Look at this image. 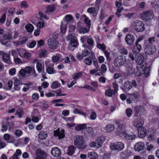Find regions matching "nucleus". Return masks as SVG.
Returning a JSON list of instances; mask_svg holds the SVG:
<instances>
[{"mask_svg":"<svg viewBox=\"0 0 159 159\" xmlns=\"http://www.w3.org/2000/svg\"><path fill=\"white\" fill-rule=\"evenodd\" d=\"M155 40H145V52L147 54L151 55L154 54L156 51L155 46L153 45Z\"/></svg>","mask_w":159,"mask_h":159,"instance_id":"nucleus-1","label":"nucleus"},{"mask_svg":"<svg viewBox=\"0 0 159 159\" xmlns=\"http://www.w3.org/2000/svg\"><path fill=\"white\" fill-rule=\"evenodd\" d=\"M131 27L138 32H142L144 30L145 28L143 23L140 20H135L131 24Z\"/></svg>","mask_w":159,"mask_h":159,"instance_id":"nucleus-2","label":"nucleus"},{"mask_svg":"<svg viewBox=\"0 0 159 159\" xmlns=\"http://www.w3.org/2000/svg\"><path fill=\"white\" fill-rule=\"evenodd\" d=\"M74 145L78 148L84 149L86 147L84 138L82 136L77 135L74 138Z\"/></svg>","mask_w":159,"mask_h":159,"instance_id":"nucleus-3","label":"nucleus"},{"mask_svg":"<svg viewBox=\"0 0 159 159\" xmlns=\"http://www.w3.org/2000/svg\"><path fill=\"white\" fill-rule=\"evenodd\" d=\"M125 63V66L126 73L128 75L135 74V69L133 67V61L129 60Z\"/></svg>","mask_w":159,"mask_h":159,"instance_id":"nucleus-4","label":"nucleus"},{"mask_svg":"<svg viewBox=\"0 0 159 159\" xmlns=\"http://www.w3.org/2000/svg\"><path fill=\"white\" fill-rule=\"evenodd\" d=\"M140 17L143 20L148 21L153 19L154 15L151 11H143L140 14Z\"/></svg>","mask_w":159,"mask_h":159,"instance_id":"nucleus-5","label":"nucleus"},{"mask_svg":"<svg viewBox=\"0 0 159 159\" xmlns=\"http://www.w3.org/2000/svg\"><path fill=\"white\" fill-rule=\"evenodd\" d=\"M124 146L123 143L121 142H119L116 143H111L110 148L112 150L120 151L124 148Z\"/></svg>","mask_w":159,"mask_h":159,"instance_id":"nucleus-6","label":"nucleus"},{"mask_svg":"<svg viewBox=\"0 0 159 159\" xmlns=\"http://www.w3.org/2000/svg\"><path fill=\"white\" fill-rule=\"evenodd\" d=\"M126 59L123 58V56L120 55L118 56L114 61L115 66L117 67H120L126 62Z\"/></svg>","mask_w":159,"mask_h":159,"instance_id":"nucleus-7","label":"nucleus"},{"mask_svg":"<svg viewBox=\"0 0 159 159\" xmlns=\"http://www.w3.org/2000/svg\"><path fill=\"white\" fill-rule=\"evenodd\" d=\"M36 156L35 159H46L47 157V154L43 151L37 149L35 153Z\"/></svg>","mask_w":159,"mask_h":159,"instance_id":"nucleus-8","label":"nucleus"},{"mask_svg":"<svg viewBox=\"0 0 159 159\" xmlns=\"http://www.w3.org/2000/svg\"><path fill=\"white\" fill-rule=\"evenodd\" d=\"M132 87L131 82L129 80H126L125 82L121 89L123 91L126 92L130 90Z\"/></svg>","mask_w":159,"mask_h":159,"instance_id":"nucleus-9","label":"nucleus"},{"mask_svg":"<svg viewBox=\"0 0 159 159\" xmlns=\"http://www.w3.org/2000/svg\"><path fill=\"white\" fill-rule=\"evenodd\" d=\"M54 135L56 137H57L59 139H61L63 138L65 136L64 134V129H61L60 131L59 129L54 131Z\"/></svg>","mask_w":159,"mask_h":159,"instance_id":"nucleus-10","label":"nucleus"},{"mask_svg":"<svg viewBox=\"0 0 159 159\" xmlns=\"http://www.w3.org/2000/svg\"><path fill=\"white\" fill-rule=\"evenodd\" d=\"M125 133V127L124 125H119L117 128L116 133L118 135H123Z\"/></svg>","mask_w":159,"mask_h":159,"instance_id":"nucleus-11","label":"nucleus"},{"mask_svg":"<svg viewBox=\"0 0 159 159\" xmlns=\"http://www.w3.org/2000/svg\"><path fill=\"white\" fill-rule=\"evenodd\" d=\"M51 153L53 156L56 157H59L61 155V150L58 147H54L52 148Z\"/></svg>","mask_w":159,"mask_h":159,"instance_id":"nucleus-12","label":"nucleus"},{"mask_svg":"<svg viewBox=\"0 0 159 159\" xmlns=\"http://www.w3.org/2000/svg\"><path fill=\"white\" fill-rule=\"evenodd\" d=\"M143 122V118H138L134 120L133 124L135 127L139 128L142 127Z\"/></svg>","mask_w":159,"mask_h":159,"instance_id":"nucleus-13","label":"nucleus"},{"mask_svg":"<svg viewBox=\"0 0 159 159\" xmlns=\"http://www.w3.org/2000/svg\"><path fill=\"white\" fill-rule=\"evenodd\" d=\"M141 40H137L136 42V46L134 48L132 52L135 55L139 53L141 50L142 47L140 44L139 43Z\"/></svg>","mask_w":159,"mask_h":159,"instance_id":"nucleus-14","label":"nucleus"},{"mask_svg":"<svg viewBox=\"0 0 159 159\" xmlns=\"http://www.w3.org/2000/svg\"><path fill=\"white\" fill-rule=\"evenodd\" d=\"M147 134V130L143 127H141L138 129V135L140 138L144 137Z\"/></svg>","mask_w":159,"mask_h":159,"instance_id":"nucleus-15","label":"nucleus"},{"mask_svg":"<svg viewBox=\"0 0 159 159\" xmlns=\"http://www.w3.org/2000/svg\"><path fill=\"white\" fill-rule=\"evenodd\" d=\"M145 146L144 143L142 142H139L135 144L134 147L135 151L138 152H139L143 150Z\"/></svg>","mask_w":159,"mask_h":159,"instance_id":"nucleus-16","label":"nucleus"},{"mask_svg":"<svg viewBox=\"0 0 159 159\" xmlns=\"http://www.w3.org/2000/svg\"><path fill=\"white\" fill-rule=\"evenodd\" d=\"M99 8L95 7H91L88 9L87 11L90 14H92L94 16H96L98 11Z\"/></svg>","mask_w":159,"mask_h":159,"instance_id":"nucleus-17","label":"nucleus"},{"mask_svg":"<svg viewBox=\"0 0 159 159\" xmlns=\"http://www.w3.org/2000/svg\"><path fill=\"white\" fill-rule=\"evenodd\" d=\"M58 42L57 40H48V44L49 48L52 49H56L58 47Z\"/></svg>","mask_w":159,"mask_h":159,"instance_id":"nucleus-18","label":"nucleus"},{"mask_svg":"<svg viewBox=\"0 0 159 159\" xmlns=\"http://www.w3.org/2000/svg\"><path fill=\"white\" fill-rule=\"evenodd\" d=\"M150 133L151 134L148 135V139L149 141H152L156 138V130L153 129L150 131Z\"/></svg>","mask_w":159,"mask_h":159,"instance_id":"nucleus-19","label":"nucleus"},{"mask_svg":"<svg viewBox=\"0 0 159 159\" xmlns=\"http://www.w3.org/2000/svg\"><path fill=\"white\" fill-rule=\"evenodd\" d=\"M25 70L26 73L29 74L32 72L34 77H36L37 75V74L36 73L34 68H32L30 66H28L25 67Z\"/></svg>","mask_w":159,"mask_h":159,"instance_id":"nucleus-20","label":"nucleus"},{"mask_svg":"<svg viewBox=\"0 0 159 159\" xmlns=\"http://www.w3.org/2000/svg\"><path fill=\"white\" fill-rule=\"evenodd\" d=\"M75 149V148L73 146H70L67 148L66 153L69 155L71 156L74 153Z\"/></svg>","mask_w":159,"mask_h":159,"instance_id":"nucleus-21","label":"nucleus"},{"mask_svg":"<svg viewBox=\"0 0 159 159\" xmlns=\"http://www.w3.org/2000/svg\"><path fill=\"white\" fill-rule=\"evenodd\" d=\"M123 136L125 138L129 140L134 139L136 137V135L133 133L131 134H128L126 132L124 134Z\"/></svg>","mask_w":159,"mask_h":159,"instance_id":"nucleus-22","label":"nucleus"},{"mask_svg":"<svg viewBox=\"0 0 159 159\" xmlns=\"http://www.w3.org/2000/svg\"><path fill=\"white\" fill-rule=\"evenodd\" d=\"M2 58L3 61L7 63L10 64L11 62L10 55L8 54L4 53L3 55Z\"/></svg>","mask_w":159,"mask_h":159,"instance_id":"nucleus-23","label":"nucleus"},{"mask_svg":"<svg viewBox=\"0 0 159 159\" xmlns=\"http://www.w3.org/2000/svg\"><path fill=\"white\" fill-rule=\"evenodd\" d=\"M25 29L28 32L31 33L34 30V27L33 25L30 23H28L25 26Z\"/></svg>","mask_w":159,"mask_h":159,"instance_id":"nucleus-24","label":"nucleus"},{"mask_svg":"<svg viewBox=\"0 0 159 159\" xmlns=\"http://www.w3.org/2000/svg\"><path fill=\"white\" fill-rule=\"evenodd\" d=\"M129 98H130L132 101L134 102L137 101V99L140 97V95L137 93L130 94H129Z\"/></svg>","mask_w":159,"mask_h":159,"instance_id":"nucleus-25","label":"nucleus"},{"mask_svg":"<svg viewBox=\"0 0 159 159\" xmlns=\"http://www.w3.org/2000/svg\"><path fill=\"white\" fill-rule=\"evenodd\" d=\"M67 22L65 21H62L61 25V30L62 33H64L66 30Z\"/></svg>","mask_w":159,"mask_h":159,"instance_id":"nucleus-26","label":"nucleus"},{"mask_svg":"<svg viewBox=\"0 0 159 159\" xmlns=\"http://www.w3.org/2000/svg\"><path fill=\"white\" fill-rule=\"evenodd\" d=\"M47 136L48 134L46 132L44 131H41L39 133L38 137L40 139L42 140L45 139Z\"/></svg>","mask_w":159,"mask_h":159,"instance_id":"nucleus-27","label":"nucleus"},{"mask_svg":"<svg viewBox=\"0 0 159 159\" xmlns=\"http://www.w3.org/2000/svg\"><path fill=\"white\" fill-rule=\"evenodd\" d=\"M144 59V58L142 55L138 56L136 61L138 65H141L143 63Z\"/></svg>","mask_w":159,"mask_h":159,"instance_id":"nucleus-28","label":"nucleus"},{"mask_svg":"<svg viewBox=\"0 0 159 159\" xmlns=\"http://www.w3.org/2000/svg\"><path fill=\"white\" fill-rule=\"evenodd\" d=\"M88 156L90 159H98L97 155L94 152H89L88 154Z\"/></svg>","mask_w":159,"mask_h":159,"instance_id":"nucleus-29","label":"nucleus"},{"mask_svg":"<svg viewBox=\"0 0 159 159\" xmlns=\"http://www.w3.org/2000/svg\"><path fill=\"white\" fill-rule=\"evenodd\" d=\"M115 128V126L113 124H108L106 125L105 127V130L108 132H110L113 131Z\"/></svg>","mask_w":159,"mask_h":159,"instance_id":"nucleus-30","label":"nucleus"},{"mask_svg":"<svg viewBox=\"0 0 159 159\" xmlns=\"http://www.w3.org/2000/svg\"><path fill=\"white\" fill-rule=\"evenodd\" d=\"M36 69L39 73H40L44 70V68L40 62H38L36 64Z\"/></svg>","mask_w":159,"mask_h":159,"instance_id":"nucleus-31","label":"nucleus"},{"mask_svg":"<svg viewBox=\"0 0 159 159\" xmlns=\"http://www.w3.org/2000/svg\"><path fill=\"white\" fill-rule=\"evenodd\" d=\"M142 107L137 106L135 108V113L134 115L135 116H139L140 113L142 111Z\"/></svg>","mask_w":159,"mask_h":159,"instance_id":"nucleus-32","label":"nucleus"},{"mask_svg":"<svg viewBox=\"0 0 159 159\" xmlns=\"http://www.w3.org/2000/svg\"><path fill=\"white\" fill-rule=\"evenodd\" d=\"M47 51L44 49H42L39 51V56L40 57H45L47 54Z\"/></svg>","mask_w":159,"mask_h":159,"instance_id":"nucleus-33","label":"nucleus"},{"mask_svg":"<svg viewBox=\"0 0 159 159\" xmlns=\"http://www.w3.org/2000/svg\"><path fill=\"white\" fill-rule=\"evenodd\" d=\"M82 75V73L81 72L75 73L72 75V78L74 80H77L80 78Z\"/></svg>","mask_w":159,"mask_h":159,"instance_id":"nucleus-34","label":"nucleus"},{"mask_svg":"<svg viewBox=\"0 0 159 159\" xmlns=\"http://www.w3.org/2000/svg\"><path fill=\"white\" fill-rule=\"evenodd\" d=\"M86 128V125L85 124L79 125L75 127V129L76 130L80 131L83 130Z\"/></svg>","mask_w":159,"mask_h":159,"instance_id":"nucleus-35","label":"nucleus"},{"mask_svg":"<svg viewBox=\"0 0 159 159\" xmlns=\"http://www.w3.org/2000/svg\"><path fill=\"white\" fill-rule=\"evenodd\" d=\"M27 40H16L13 42L14 45L15 46L22 45L25 43Z\"/></svg>","mask_w":159,"mask_h":159,"instance_id":"nucleus-36","label":"nucleus"},{"mask_svg":"<svg viewBox=\"0 0 159 159\" xmlns=\"http://www.w3.org/2000/svg\"><path fill=\"white\" fill-rule=\"evenodd\" d=\"M113 92V90L111 89L110 87H109V89L106 91L105 94L107 96L111 97L112 96V92Z\"/></svg>","mask_w":159,"mask_h":159,"instance_id":"nucleus-37","label":"nucleus"},{"mask_svg":"<svg viewBox=\"0 0 159 159\" xmlns=\"http://www.w3.org/2000/svg\"><path fill=\"white\" fill-rule=\"evenodd\" d=\"M77 38L76 34L74 33H69L67 37V40H76Z\"/></svg>","mask_w":159,"mask_h":159,"instance_id":"nucleus-38","label":"nucleus"},{"mask_svg":"<svg viewBox=\"0 0 159 159\" xmlns=\"http://www.w3.org/2000/svg\"><path fill=\"white\" fill-rule=\"evenodd\" d=\"M105 140V138L104 137H101L98 138L96 140V142H97L98 144H99L101 147V144Z\"/></svg>","mask_w":159,"mask_h":159,"instance_id":"nucleus-39","label":"nucleus"},{"mask_svg":"<svg viewBox=\"0 0 159 159\" xmlns=\"http://www.w3.org/2000/svg\"><path fill=\"white\" fill-rule=\"evenodd\" d=\"M6 13L3 14L1 17H0V23L1 24H3L6 20Z\"/></svg>","mask_w":159,"mask_h":159,"instance_id":"nucleus-40","label":"nucleus"},{"mask_svg":"<svg viewBox=\"0 0 159 159\" xmlns=\"http://www.w3.org/2000/svg\"><path fill=\"white\" fill-rule=\"evenodd\" d=\"M55 6L54 5H48L47 7L46 11L47 12H51L54 9Z\"/></svg>","mask_w":159,"mask_h":159,"instance_id":"nucleus-41","label":"nucleus"},{"mask_svg":"<svg viewBox=\"0 0 159 159\" xmlns=\"http://www.w3.org/2000/svg\"><path fill=\"white\" fill-rule=\"evenodd\" d=\"M61 86L60 84L57 81L53 82L52 84L51 88L52 89H56L59 87Z\"/></svg>","mask_w":159,"mask_h":159,"instance_id":"nucleus-42","label":"nucleus"},{"mask_svg":"<svg viewBox=\"0 0 159 159\" xmlns=\"http://www.w3.org/2000/svg\"><path fill=\"white\" fill-rule=\"evenodd\" d=\"M90 146L91 147H93L96 148H98L101 147V146L99 144H98L97 143L94 142H92L90 143Z\"/></svg>","mask_w":159,"mask_h":159,"instance_id":"nucleus-43","label":"nucleus"},{"mask_svg":"<svg viewBox=\"0 0 159 159\" xmlns=\"http://www.w3.org/2000/svg\"><path fill=\"white\" fill-rule=\"evenodd\" d=\"M84 61L87 65H90L92 64V57H89L86 58L84 60Z\"/></svg>","mask_w":159,"mask_h":159,"instance_id":"nucleus-44","label":"nucleus"},{"mask_svg":"<svg viewBox=\"0 0 159 159\" xmlns=\"http://www.w3.org/2000/svg\"><path fill=\"white\" fill-rule=\"evenodd\" d=\"M98 48L102 50L105 51L106 48V46L103 43L100 44L99 43H98L97 46Z\"/></svg>","mask_w":159,"mask_h":159,"instance_id":"nucleus-45","label":"nucleus"},{"mask_svg":"<svg viewBox=\"0 0 159 159\" xmlns=\"http://www.w3.org/2000/svg\"><path fill=\"white\" fill-rule=\"evenodd\" d=\"M70 45L74 47H76L78 44L77 40H70Z\"/></svg>","mask_w":159,"mask_h":159,"instance_id":"nucleus-46","label":"nucleus"},{"mask_svg":"<svg viewBox=\"0 0 159 159\" xmlns=\"http://www.w3.org/2000/svg\"><path fill=\"white\" fill-rule=\"evenodd\" d=\"M89 28H87L82 27L79 30V32L80 33L84 34L86 33L89 31Z\"/></svg>","mask_w":159,"mask_h":159,"instance_id":"nucleus-47","label":"nucleus"},{"mask_svg":"<svg viewBox=\"0 0 159 159\" xmlns=\"http://www.w3.org/2000/svg\"><path fill=\"white\" fill-rule=\"evenodd\" d=\"M1 43L3 45H5L9 47L10 46V40H0Z\"/></svg>","mask_w":159,"mask_h":159,"instance_id":"nucleus-48","label":"nucleus"},{"mask_svg":"<svg viewBox=\"0 0 159 159\" xmlns=\"http://www.w3.org/2000/svg\"><path fill=\"white\" fill-rule=\"evenodd\" d=\"M118 8L117 10V12L116 13V15L117 17H119L120 16V12L122 10H123V7H117Z\"/></svg>","mask_w":159,"mask_h":159,"instance_id":"nucleus-49","label":"nucleus"},{"mask_svg":"<svg viewBox=\"0 0 159 159\" xmlns=\"http://www.w3.org/2000/svg\"><path fill=\"white\" fill-rule=\"evenodd\" d=\"M86 131L89 135L92 136L93 134V129L91 127H89L86 128Z\"/></svg>","mask_w":159,"mask_h":159,"instance_id":"nucleus-50","label":"nucleus"},{"mask_svg":"<svg viewBox=\"0 0 159 159\" xmlns=\"http://www.w3.org/2000/svg\"><path fill=\"white\" fill-rule=\"evenodd\" d=\"M16 114L18 115L20 117H21L23 114V109L22 108H19L17 111Z\"/></svg>","mask_w":159,"mask_h":159,"instance_id":"nucleus-51","label":"nucleus"},{"mask_svg":"<svg viewBox=\"0 0 159 159\" xmlns=\"http://www.w3.org/2000/svg\"><path fill=\"white\" fill-rule=\"evenodd\" d=\"M39 15L41 19H48V18H47V16L44 14L42 13L41 11H39Z\"/></svg>","mask_w":159,"mask_h":159,"instance_id":"nucleus-52","label":"nucleus"},{"mask_svg":"<svg viewBox=\"0 0 159 159\" xmlns=\"http://www.w3.org/2000/svg\"><path fill=\"white\" fill-rule=\"evenodd\" d=\"M47 72L49 74H53L54 73L55 70L53 68L51 67H48L47 69Z\"/></svg>","mask_w":159,"mask_h":159,"instance_id":"nucleus-53","label":"nucleus"},{"mask_svg":"<svg viewBox=\"0 0 159 159\" xmlns=\"http://www.w3.org/2000/svg\"><path fill=\"white\" fill-rule=\"evenodd\" d=\"M84 21L86 24L88 26L89 28L91 25V21L88 17L86 16H85V18Z\"/></svg>","mask_w":159,"mask_h":159,"instance_id":"nucleus-54","label":"nucleus"},{"mask_svg":"<svg viewBox=\"0 0 159 159\" xmlns=\"http://www.w3.org/2000/svg\"><path fill=\"white\" fill-rule=\"evenodd\" d=\"M134 36L131 34H128L126 36L125 40H134Z\"/></svg>","mask_w":159,"mask_h":159,"instance_id":"nucleus-55","label":"nucleus"},{"mask_svg":"<svg viewBox=\"0 0 159 159\" xmlns=\"http://www.w3.org/2000/svg\"><path fill=\"white\" fill-rule=\"evenodd\" d=\"M112 85L114 89V92L115 93H117L118 89V84L116 83L113 82L112 83Z\"/></svg>","mask_w":159,"mask_h":159,"instance_id":"nucleus-56","label":"nucleus"},{"mask_svg":"<svg viewBox=\"0 0 159 159\" xmlns=\"http://www.w3.org/2000/svg\"><path fill=\"white\" fill-rule=\"evenodd\" d=\"M66 19L68 21L70 22L72 21L73 19L72 16L70 15H67L65 16Z\"/></svg>","mask_w":159,"mask_h":159,"instance_id":"nucleus-57","label":"nucleus"},{"mask_svg":"<svg viewBox=\"0 0 159 159\" xmlns=\"http://www.w3.org/2000/svg\"><path fill=\"white\" fill-rule=\"evenodd\" d=\"M97 117L96 113L94 111H92L90 116V118L92 120H95Z\"/></svg>","mask_w":159,"mask_h":159,"instance_id":"nucleus-58","label":"nucleus"},{"mask_svg":"<svg viewBox=\"0 0 159 159\" xmlns=\"http://www.w3.org/2000/svg\"><path fill=\"white\" fill-rule=\"evenodd\" d=\"M132 113V110L130 108H128L126 110V115L129 117L131 116Z\"/></svg>","mask_w":159,"mask_h":159,"instance_id":"nucleus-59","label":"nucleus"},{"mask_svg":"<svg viewBox=\"0 0 159 159\" xmlns=\"http://www.w3.org/2000/svg\"><path fill=\"white\" fill-rule=\"evenodd\" d=\"M104 53L106 56L107 60L110 61L111 60V58L110 57V53L107 51H104Z\"/></svg>","mask_w":159,"mask_h":159,"instance_id":"nucleus-60","label":"nucleus"},{"mask_svg":"<svg viewBox=\"0 0 159 159\" xmlns=\"http://www.w3.org/2000/svg\"><path fill=\"white\" fill-rule=\"evenodd\" d=\"M28 7V4L26 1H23L21 2V7L22 8H26Z\"/></svg>","mask_w":159,"mask_h":159,"instance_id":"nucleus-61","label":"nucleus"},{"mask_svg":"<svg viewBox=\"0 0 159 159\" xmlns=\"http://www.w3.org/2000/svg\"><path fill=\"white\" fill-rule=\"evenodd\" d=\"M44 25V23L43 21H39L37 25V26L40 28H43Z\"/></svg>","mask_w":159,"mask_h":159,"instance_id":"nucleus-62","label":"nucleus"},{"mask_svg":"<svg viewBox=\"0 0 159 159\" xmlns=\"http://www.w3.org/2000/svg\"><path fill=\"white\" fill-rule=\"evenodd\" d=\"M36 44V42L35 41H33L31 42L30 44H27V45L28 47L30 48H32L34 47Z\"/></svg>","mask_w":159,"mask_h":159,"instance_id":"nucleus-63","label":"nucleus"},{"mask_svg":"<svg viewBox=\"0 0 159 159\" xmlns=\"http://www.w3.org/2000/svg\"><path fill=\"white\" fill-rule=\"evenodd\" d=\"M146 145L147 147V150L148 151H150L153 148V145L149 143H146Z\"/></svg>","mask_w":159,"mask_h":159,"instance_id":"nucleus-64","label":"nucleus"}]
</instances>
